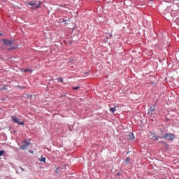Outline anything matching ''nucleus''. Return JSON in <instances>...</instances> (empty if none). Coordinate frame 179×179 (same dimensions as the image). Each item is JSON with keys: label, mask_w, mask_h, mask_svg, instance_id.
Instances as JSON below:
<instances>
[{"label": "nucleus", "mask_w": 179, "mask_h": 179, "mask_svg": "<svg viewBox=\"0 0 179 179\" xmlns=\"http://www.w3.org/2000/svg\"><path fill=\"white\" fill-rule=\"evenodd\" d=\"M27 147L25 145H22V146L20 147V149H22V150H26V148Z\"/></svg>", "instance_id": "13"}, {"label": "nucleus", "mask_w": 179, "mask_h": 179, "mask_svg": "<svg viewBox=\"0 0 179 179\" xmlns=\"http://www.w3.org/2000/svg\"><path fill=\"white\" fill-rule=\"evenodd\" d=\"M129 138L131 141H134V139H135V136H134V134H131L129 135Z\"/></svg>", "instance_id": "11"}, {"label": "nucleus", "mask_w": 179, "mask_h": 179, "mask_svg": "<svg viewBox=\"0 0 179 179\" xmlns=\"http://www.w3.org/2000/svg\"><path fill=\"white\" fill-rule=\"evenodd\" d=\"M149 136L151 139H155V141H158L159 139V136H157L155 133H150Z\"/></svg>", "instance_id": "5"}, {"label": "nucleus", "mask_w": 179, "mask_h": 179, "mask_svg": "<svg viewBox=\"0 0 179 179\" xmlns=\"http://www.w3.org/2000/svg\"><path fill=\"white\" fill-rule=\"evenodd\" d=\"M17 87H19V89H25V87L22 85H17Z\"/></svg>", "instance_id": "18"}, {"label": "nucleus", "mask_w": 179, "mask_h": 179, "mask_svg": "<svg viewBox=\"0 0 179 179\" xmlns=\"http://www.w3.org/2000/svg\"><path fill=\"white\" fill-rule=\"evenodd\" d=\"M150 1H153V0H150Z\"/></svg>", "instance_id": "21"}, {"label": "nucleus", "mask_w": 179, "mask_h": 179, "mask_svg": "<svg viewBox=\"0 0 179 179\" xmlns=\"http://www.w3.org/2000/svg\"><path fill=\"white\" fill-rule=\"evenodd\" d=\"M129 162H131V158L127 157L124 161V163H125L126 165H128L129 164Z\"/></svg>", "instance_id": "8"}, {"label": "nucleus", "mask_w": 179, "mask_h": 179, "mask_svg": "<svg viewBox=\"0 0 179 179\" xmlns=\"http://www.w3.org/2000/svg\"><path fill=\"white\" fill-rule=\"evenodd\" d=\"M109 110H110V111L111 113H115V111H116V108H115V107H114V108H110Z\"/></svg>", "instance_id": "10"}, {"label": "nucleus", "mask_w": 179, "mask_h": 179, "mask_svg": "<svg viewBox=\"0 0 179 179\" xmlns=\"http://www.w3.org/2000/svg\"><path fill=\"white\" fill-rule=\"evenodd\" d=\"M59 22L60 23H66L67 24H69L68 23L69 22V20H65V18H60Z\"/></svg>", "instance_id": "7"}, {"label": "nucleus", "mask_w": 179, "mask_h": 179, "mask_svg": "<svg viewBox=\"0 0 179 179\" xmlns=\"http://www.w3.org/2000/svg\"><path fill=\"white\" fill-rule=\"evenodd\" d=\"M155 106H150V108L148 109V114L149 115H152L153 114V112L155 111Z\"/></svg>", "instance_id": "6"}, {"label": "nucleus", "mask_w": 179, "mask_h": 179, "mask_svg": "<svg viewBox=\"0 0 179 179\" xmlns=\"http://www.w3.org/2000/svg\"><path fill=\"white\" fill-rule=\"evenodd\" d=\"M2 43L4 45H7V47H10V45H13V41L12 40L3 39Z\"/></svg>", "instance_id": "3"}, {"label": "nucleus", "mask_w": 179, "mask_h": 179, "mask_svg": "<svg viewBox=\"0 0 179 179\" xmlns=\"http://www.w3.org/2000/svg\"><path fill=\"white\" fill-rule=\"evenodd\" d=\"M20 169H21L22 171H24V169H23L22 167H20Z\"/></svg>", "instance_id": "19"}, {"label": "nucleus", "mask_w": 179, "mask_h": 179, "mask_svg": "<svg viewBox=\"0 0 179 179\" xmlns=\"http://www.w3.org/2000/svg\"><path fill=\"white\" fill-rule=\"evenodd\" d=\"M24 72H31V70H30L29 69H26L24 70Z\"/></svg>", "instance_id": "16"}, {"label": "nucleus", "mask_w": 179, "mask_h": 179, "mask_svg": "<svg viewBox=\"0 0 179 179\" xmlns=\"http://www.w3.org/2000/svg\"><path fill=\"white\" fill-rule=\"evenodd\" d=\"M11 118L15 124H17L18 125H24V122L19 121V119L16 116H12Z\"/></svg>", "instance_id": "4"}, {"label": "nucleus", "mask_w": 179, "mask_h": 179, "mask_svg": "<svg viewBox=\"0 0 179 179\" xmlns=\"http://www.w3.org/2000/svg\"><path fill=\"white\" fill-rule=\"evenodd\" d=\"M73 90H78V89H80V86L73 87Z\"/></svg>", "instance_id": "14"}, {"label": "nucleus", "mask_w": 179, "mask_h": 179, "mask_svg": "<svg viewBox=\"0 0 179 179\" xmlns=\"http://www.w3.org/2000/svg\"><path fill=\"white\" fill-rule=\"evenodd\" d=\"M22 145H24L25 146H29V145H30V143H29V141H27V140H24L23 141V144Z\"/></svg>", "instance_id": "9"}, {"label": "nucleus", "mask_w": 179, "mask_h": 179, "mask_svg": "<svg viewBox=\"0 0 179 179\" xmlns=\"http://www.w3.org/2000/svg\"><path fill=\"white\" fill-rule=\"evenodd\" d=\"M56 172L58 173V169L56 170Z\"/></svg>", "instance_id": "20"}, {"label": "nucleus", "mask_w": 179, "mask_h": 179, "mask_svg": "<svg viewBox=\"0 0 179 179\" xmlns=\"http://www.w3.org/2000/svg\"><path fill=\"white\" fill-rule=\"evenodd\" d=\"M3 155H5V150L0 151V157L2 156Z\"/></svg>", "instance_id": "15"}, {"label": "nucleus", "mask_w": 179, "mask_h": 179, "mask_svg": "<svg viewBox=\"0 0 179 179\" xmlns=\"http://www.w3.org/2000/svg\"><path fill=\"white\" fill-rule=\"evenodd\" d=\"M39 160L40 162H43V163H45V157H41Z\"/></svg>", "instance_id": "12"}, {"label": "nucleus", "mask_w": 179, "mask_h": 179, "mask_svg": "<svg viewBox=\"0 0 179 179\" xmlns=\"http://www.w3.org/2000/svg\"><path fill=\"white\" fill-rule=\"evenodd\" d=\"M58 81L60 82V83H62V82H64V79L62 78H59Z\"/></svg>", "instance_id": "17"}, {"label": "nucleus", "mask_w": 179, "mask_h": 179, "mask_svg": "<svg viewBox=\"0 0 179 179\" xmlns=\"http://www.w3.org/2000/svg\"><path fill=\"white\" fill-rule=\"evenodd\" d=\"M26 3L27 5H29V6H32V8H34V9H37L38 8L40 7L41 2L33 1L27 2Z\"/></svg>", "instance_id": "2"}, {"label": "nucleus", "mask_w": 179, "mask_h": 179, "mask_svg": "<svg viewBox=\"0 0 179 179\" xmlns=\"http://www.w3.org/2000/svg\"><path fill=\"white\" fill-rule=\"evenodd\" d=\"M163 139H166V141H174L176 139V134L173 133H167L162 136Z\"/></svg>", "instance_id": "1"}]
</instances>
